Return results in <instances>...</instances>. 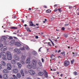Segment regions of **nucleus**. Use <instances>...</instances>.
Segmentation results:
<instances>
[{"label": "nucleus", "mask_w": 79, "mask_h": 79, "mask_svg": "<svg viewBox=\"0 0 79 79\" xmlns=\"http://www.w3.org/2000/svg\"><path fill=\"white\" fill-rule=\"evenodd\" d=\"M37 65V60H33L31 63L27 65V68L32 69L34 67H36Z\"/></svg>", "instance_id": "nucleus-1"}, {"label": "nucleus", "mask_w": 79, "mask_h": 79, "mask_svg": "<svg viewBox=\"0 0 79 79\" xmlns=\"http://www.w3.org/2000/svg\"><path fill=\"white\" fill-rule=\"evenodd\" d=\"M7 56V59L8 60H11L12 59V56L11 54V52L8 51L6 53Z\"/></svg>", "instance_id": "nucleus-2"}, {"label": "nucleus", "mask_w": 79, "mask_h": 79, "mask_svg": "<svg viewBox=\"0 0 79 79\" xmlns=\"http://www.w3.org/2000/svg\"><path fill=\"white\" fill-rule=\"evenodd\" d=\"M12 66L11 64V63H8L7 64V69H8V70H11V69L12 68Z\"/></svg>", "instance_id": "nucleus-3"}, {"label": "nucleus", "mask_w": 79, "mask_h": 79, "mask_svg": "<svg viewBox=\"0 0 79 79\" xmlns=\"http://www.w3.org/2000/svg\"><path fill=\"white\" fill-rule=\"evenodd\" d=\"M28 72L31 75H34V74H35V72H34L33 70H29L28 71Z\"/></svg>", "instance_id": "nucleus-4"}, {"label": "nucleus", "mask_w": 79, "mask_h": 79, "mask_svg": "<svg viewBox=\"0 0 79 79\" xmlns=\"http://www.w3.org/2000/svg\"><path fill=\"white\" fill-rule=\"evenodd\" d=\"M14 52L17 53H18V54H19V53H21V51H20L19 49L15 48L14 49Z\"/></svg>", "instance_id": "nucleus-5"}, {"label": "nucleus", "mask_w": 79, "mask_h": 79, "mask_svg": "<svg viewBox=\"0 0 79 79\" xmlns=\"http://www.w3.org/2000/svg\"><path fill=\"white\" fill-rule=\"evenodd\" d=\"M69 62L68 61H65L64 62V65L65 66H69Z\"/></svg>", "instance_id": "nucleus-6"}, {"label": "nucleus", "mask_w": 79, "mask_h": 79, "mask_svg": "<svg viewBox=\"0 0 79 79\" xmlns=\"http://www.w3.org/2000/svg\"><path fill=\"white\" fill-rule=\"evenodd\" d=\"M3 78L4 79H8V75L6 74H4L3 76Z\"/></svg>", "instance_id": "nucleus-7"}, {"label": "nucleus", "mask_w": 79, "mask_h": 79, "mask_svg": "<svg viewBox=\"0 0 79 79\" xmlns=\"http://www.w3.org/2000/svg\"><path fill=\"white\" fill-rule=\"evenodd\" d=\"M14 58L15 59V60H18V61L19 60V58L18 56H17V55H14Z\"/></svg>", "instance_id": "nucleus-8"}, {"label": "nucleus", "mask_w": 79, "mask_h": 79, "mask_svg": "<svg viewBox=\"0 0 79 79\" xmlns=\"http://www.w3.org/2000/svg\"><path fill=\"white\" fill-rule=\"evenodd\" d=\"M44 76L46 78L48 77V73L47 72V71L46 70H44Z\"/></svg>", "instance_id": "nucleus-9"}, {"label": "nucleus", "mask_w": 79, "mask_h": 79, "mask_svg": "<svg viewBox=\"0 0 79 79\" xmlns=\"http://www.w3.org/2000/svg\"><path fill=\"white\" fill-rule=\"evenodd\" d=\"M7 39V37L5 36H2V38H1V40L2 41L4 40H6Z\"/></svg>", "instance_id": "nucleus-10"}, {"label": "nucleus", "mask_w": 79, "mask_h": 79, "mask_svg": "<svg viewBox=\"0 0 79 79\" xmlns=\"http://www.w3.org/2000/svg\"><path fill=\"white\" fill-rule=\"evenodd\" d=\"M15 45L17 47H19V46H21V43L19 42H16L15 43Z\"/></svg>", "instance_id": "nucleus-11"}, {"label": "nucleus", "mask_w": 79, "mask_h": 79, "mask_svg": "<svg viewBox=\"0 0 79 79\" xmlns=\"http://www.w3.org/2000/svg\"><path fill=\"white\" fill-rule=\"evenodd\" d=\"M3 73H9V71L6 69H4L2 71Z\"/></svg>", "instance_id": "nucleus-12"}, {"label": "nucleus", "mask_w": 79, "mask_h": 79, "mask_svg": "<svg viewBox=\"0 0 79 79\" xmlns=\"http://www.w3.org/2000/svg\"><path fill=\"white\" fill-rule=\"evenodd\" d=\"M2 56H4L5 57H6V53L4 52H2L1 53Z\"/></svg>", "instance_id": "nucleus-13"}, {"label": "nucleus", "mask_w": 79, "mask_h": 79, "mask_svg": "<svg viewBox=\"0 0 79 79\" xmlns=\"http://www.w3.org/2000/svg\"><path fill=\"white\" fill-rule=\"evenodd\" d=\"M16 61L15 60H11V64H16Z\"/></svg>", "instance_id": "nucleus-14"}, {"label": "nucleus", "mask_w": 79, "mask_h": 79, "mask_svg": "<svg viewBox=\"0 0 79 79\" xmlns=\"http://www.w3.org/2000/svg\"><path fill=\"white\" fill-rule=\"evenodd\" d=\"M13 71L14 73H17L18 72V70L17 69H14L13 70Z\"/></svg>", "instance_id": "nucleus-15"}, {"label": "nucleus", "mask_w": 79, "mask_h": 79, "mask_svg": "<svg viewBox=\"0 0 79 79\" xmlns=\"http://www.w3.org/2000/svg\"><path fill=\"white\" fill-rule=\"evenodd\" d=\"M26 63H27V64H29L31 63V61H30V59H27L26 61Z\"/></svg>", "instance_id": "nucleus-16"}, {"label": "nucleus", "mask_w": 79, "mask_h": 79, "mask_svg": "<svg viewBox=\"0 0 79 79\" xmlns=\"http://www.w3.org/2000/svg\"><path fill=\"white\" fill-rule=\"evenodd\" d=\"M15 40H12L10 43V45H11V44H15Z\"/></svg>", "instance_id": "nucleus-17"}, {"label": "nucleus", "mask_w": 79, "mask_h": 79, "mask_svg": "<svg viewBox=\"0 0 79 79\" xmlns=\"http://www.w3.org/2000/svg\"><path fill=\"white\" fill-rule=\"evenodd\" d=\"M3 66H6V63H5V62L4 61H2L1 62Z\"/></svg>", "instance_id": "nucleus-18"}, {"label": "nucleus", "mask_w": 79, "mask_h": 79, "mask_svg": "<svg viewBox=\"0 0 79 79\" xmlns=\"http://www.w3.org/2000/svg\"><path fill=\"white\" fill-rule=\"evenodd\" d=\"M38 75L40 76H42L44 75V73L42 72H40L38 73Z\"/></svg>", "instance_id": "nucleus-19"}, {"label": "nucleus", "mask_w": 79, "mask_h": 79, "mask_svg": "<svg viewBox=\"0 0 79 79\" xmlns=\"http://www.w3.org/2000/svg\"><path fill=\"white\" fill-rule=\"evenodd\" d=\"M17 64L19 66V68L20 69L21 68V67L22 66V65L21 64V63L19 62L17 63Z\"/></svg>", "instance_id": "nucleus-20"}, {"label": "nucleus", "mask_w": 79, "mask_h": 79, "mask_svg": "<svg viewBox=\"0 0 79 79\" xmlns=\"http://www.w3.org/2000/svg\"><path fill=\"white\" fill-rule=\"evenodd\" d=\"M32 53V55H37V52L35 51H33Z\"/></svg>", "instance_id": "nucleus-21"}, {"label": "nucleus", "mask_w": 79, "mask_h": 79, "mask_svg": "<svg viewBox=\"0 0 79 79\" xmlns=\"http://www.w3.org/2000/svg\"><path fill=\"white\" fill-rule=\"evenodd\" d=\"M21 73L22 76H24V71H23V70H21Z\"/></svg>", "instance_id": "nucleus-22"}, {"label": "nucleus", "mask_w": 79, "mask_h": 79, "mask_svg": "<svg viewBox=\"0 0 79 79\" xmlns=\"http://www.w3.org/2000/svg\"><path fill=\"white\" fill-rule=\"evenodd\" d=\"M38 64L40 66H41V67H42V62H41V61H39V62H38Z\"/></svg>", "instance_id": "nucleus-23"}, {"label": "nucleus", "mask_w": 79, "mask_h": 79, "mask_svg": "<svg viewBox=\"0 0 79 79\" xmlns=\"http://www.w3.org/2000/svg\"><path fill=\"white\" fill-rule=\"evenodd\" d=\"M26 58V56H25L22 55L21 56V58L22 60H24V59Z\"/></svg>", "instance_id": "nucleus-24"}, {"label": "nucleus", "mask_w": 79, "mask_h": 79, "mask_svg": "<svg viewBox=\"0 0 79 79\" xmlns=\"http://www.w3.org/2000/svg\"><path fill=\"white\" fill-rule=\"evenodd\" d=\"M7 48H1V51H5V50H6Z\"/></svg>", "instance_id": "nucleus-25"}, {"label": "nucleus", "mask_w": 79, "mask_h": 79, "mask_svg": "<svg viewBox=\"0 0 79 79\" xmlns=\"http://www.w3.org/2000/svg\"><path fill=\"white\" fill-rule=\"evenodd\" d=\"M29 23H30L29 26L32 27L34 26V24H33V23H32V22L31 21L29 22Z\"/></svg>", "instance_id": "nucleus-26"}, {"label": "nucleus", "mask_w": 79, "mask_h": 79, "mask_svg": "<svg viewBox=\"0 0 79 79\" xmlns=\"http://www.w3.org/2000/svg\"><path fill=\"white\" fill-rule=\"evenodd\" d=\"M26 30H27V31L28 32H31V31L30 30V28H29L28 27H26Z\"/></svg>", "instance_id": "nucleus-27"}, {"label": "nucleus", "mask_w": 79, "mask_h": 79, "mask_svg": "<svg viewBox=\"0 0 79 79\" xmlns=\"http://www.w3.org/2000/svg\"><path fill=\"white\" fill-rule=\"evenodd\" d=\"M12 76H13V77L15 79H18V78L16 76H15V75H13Z\"/></svg>", "instance_id": "nucleus-28"}, {"label": "nucleus", "mask_w": 79, "mask_h": 79, "mask_svg": "<svg viewBox=\"0 0 79 79\" xmlns=\"http://www.w3.org/2000/svg\"><path fill=\"white\" fill-rule=\"evenodd\" d=\"M2 60L6 61V60H7V58H6V57L3 56V57H2Z\"/></svg>", "instance_id": "nucleus-29"}, {"label": "nucleus", "mask_w": 79, "mask_h": 79, "mask_svg": "<svg viewBox=\"0 0 79 79\" xmlns=\"http://www.w3.org/2000/svg\"><path fill=\"white\" fill-rule=\"evenodd\" d=\"M17 77L18 78H20V77H21V74H20V73H18Z\"/></svg>", "instance_id": "nucleus-30"}, {"label": "nucleus", "mask_w": 79, "mask_h": 79, "mask_svg": "<svg viewBox=\"0 0 79 79\" xmlns=\"http://www.w3.org/2000/svg\"><path fill=\"white\" fill-rule=\"evenodd\" d=\"M19 50H25V48H24V47L23 48H19Z\"/></svg>", "instance_id": "nucleus-31"}, {"label": "nucleus", "mask_w": 79, "mask_h": 79, "mask_svg": "<svg viewBox=\"0 0 79 79\" xmlns=\"http://www.w3.org/2000/svg\"><path fill=\"white\" fill-rule=\"evenodd\" d=\"M46 12L48 13H51V10H46Z\"/></svg>", "instance_id": "nucleus-32"}, {"label": "nucleus", "mask_w": 79, "mask_h": 79, "mask_svg": "<svg viewBox=\"0 0 79 79\" xmlns=\"http://www.w3.org/2000/svg\"><path fill=\"white\" fill-rule=\"evenodd\" d=\"M64 37H65V38H67L68 37V35H67L66 34H64Z\"/></svg>", "instance_id": "nucleus-33"}, {"label": "nucleus", "mask_w": 79, "mask_h": 79, "mask_svg": "<svg viewBox=\"0 0 79 79\" xmlns=\"http://www.w3.org/2000/svg\"><path fill=\"white\" fill-rule=\"evenodd\" d=\"M25 48L26 50H30V48H29V47L28 46L26 47Z\"/></svg>", "instance_id": "nucleus-34"}, {"label": "nucleus", "mask_w": 79, "mask_h": 79, "mask_svg": "<svg viewBox=\"0 0 79 79\" xmlns=\"http://www.w3.org/2000/svg\"><path fill=\"white\" fill-rule=\"evenodd\" d=\"M61 8L58 9V10L60 13H61L62 11V10H61Z\"/></svg>", "instance_id": "nucleus-35"}, {"label": "nucleus", "mask_w": 79, "mask_h": 79, "mask_svg": "<svg viewBox=\"0 0 79 79\" xmlns=\"http://www.w3.org/2000/svg\"><path fill=\"white\" fill-rule=\"evenodd\" d=\"M20 62H21L22 64H24L25 63V62H24V61L21 60Z\"/></svg>", "instance_id": "nucleus-36"}, {"label": "nucleus", "mask_w": 79, "mask_h": 79, "mask_svg": "<svg viewBox=\"0 0 79 79\" xmlns=\"http://www.w3.org/2000/svg\"><path fill=\"white\" fill-rule=\"evenodd\" d=\"M73 73V74H74V75H75V76H77V73L76 71H75Z\"/></svg>", "instance_id": "nucleus-37"}, {"label": "nucleus", "mask_w": 79, "mask_h": 79, "mask_svg": "<svg viewBox=\"0 0 79 79\" xmlns=\"http://www.w3.org/2000/svg\"><path fill=\"white\" fill-rule=\"evenodd\" d=\"M11 29H18V28L14 27H12Z\"/></svg>", "instance_id": "nucleus-38"}, {"label": "nucleus", "mask_w": 79, "mask_h": 79, "mask_svg": "<svg viewBox=\"0 0 79 79\" xmlns=\"http://www.w3.org/2000/svg\"><path fill=\"white\" fill-rule=\"evenodd\" d=\"M58 9L57 7H56L55 10H54V11H55V12H56V11H58Z\"/></svg>", "instance_id": "nucleus-39"}, {"label": "nucleus", "mask_w": 79, "mask_h": 79, "mask_svg": "<svg viewBox=\"0 0 79 79\" xmlns=\"http://www.w3.org/2000/svg\"><path fill=\"white\" fill-rule=\"evenodd\" d=\"M74 62V60L73 59L71 61V63L72 64H73V63Z\"/></svg>", "instance_id": "nucleus-40"}, {"label": "nucleus", "mask_w": 79, "mask_h": 79, "mask_svg": "<svg viewBox=\"0 0 79 79\" xmlns=\"http://www.w3.org/2000/svg\"><path fill=\"white\" fill-rule=\"evenodd\" d=\"M3 69L2 65L1 64H0V69Z\"/></svg>", "instance_id": "nucleus-41"}, {"label": "nucleus", "mask_w": 79, "mask_h": 79, "mask_svg": "<svg viewBox=\"0 0 79 79\" xmlns=\"http://www.w3.org/2000/svg\"><path fill=\"white\" fill-rule=\"evenodd\" d=\"M50 42L48 43V44L49 46H50V47H52V44H50Z\"/></svg>", "instance_id": "nucleus-42"}, {"label": "nucleus", "mask_w": 79, "mask_h": 79, "mask_svg": "<svg viewBox=\"0 0 79 79\" xmlns=\"http://www.w3.org/2000/svg\"><path fill=\"white\" fill-rule=\"evenodd\" d=\"M3 45L2 44H0V48H1V47H3Z\"/></svg>", "instance_id": "nucleus-43"}, {"label": "nucleus", "mask_w": 79, "mask_h": 79, "mask_svg": "<svg viewBox=\"0 0 79 79\" xmlns=\"http://www.w3.org/2000/svg\"><path fill=\"white\" fill-rule=\"evenodd\" d=\"M64 29H65V28H64V27H62L61 28L62 31H64Z\"/></svg>", "instance_id": "nucleus-44"}, {"label": "nucleus", "mask_w": 79, "mask_h": 79, "mask_svg": "<svg viewBox=\"0 0 79 79\" xmlns=\"http://www.w3.org/2000/svg\"><path fill=\"white\" fill-rule=\"evenodd\" d=\"M53 56H54V55H53V54H52L51 55V59H52V57H53Z\"/></svg>", "instance_id": "nucleus-45"}, {"label": "nucleus", "mask_w": 79, "mask_h": 79, "mask_svg": "<svg viewBox=\"0 0 79 79\" xmlns=\"http://www.w3.org/2000/svg\"><path fill=\"white\" fill-rule=\"evenodd\" d=\"M41 60H42V62L43 63H44V58H42Z\"/></svg>", "instance_id": "nucleus-46"}, {"label": "nucleus", "mask_w": 79, "mask_h": 79, "mask_svg": "<svg viewBox=\"0 0 79 79\" xmlns=\"http://www.w3.org/2000/svg\"><path fill=\"white\" fill-rule=\"evenodd\" d=\"M52 44V45L53 46H55V44H54V43H53V42L52 41V42H51Z\"/></svg>", "instance_id": "nucleus-47"}, {"label": "nucleus", "mask_w": 79, "mask_h": 79, "mask_svg": "<svg viewBox=\"0 0 79 79\" xmlns=\"http://www.w3.org/2000/svg\"><path fill=\"white\" fill-rule=\"evenodd\" d=\"M9 39L10 40L13 39V37L12 36H10L9 37Z\"/></svg>", "instance_id": "nucleus-48"}, {"label": "nucleus", "mask_w": 79, "mask_h": 79, "mask_svg": "<svg viewBox=\"0 0 79 79\" xmlns=\"http://www.w3.org/2000/svg\"><path fill=\"white\" fill-rule=\"evenodd\" d=\"M69 25V23H67V24H65V26H68Z\"/></svg>", "instance_id": "nucleus-49"}, {"label": "nucleus", "mask_w": 79, "mask_h": 79, "mask_svg": "<svg viewBox=\"0 0 79 79\" xmlns=\"http://www.w3.org/2000/svg\"><path fill=\"white\" fill-rule=\"evenodd\" d=\"M13 38H14V39H18V38L15 36L13 37Z\"/></svg>", "instance_id": "nucleus-50"}, {"label": "nucleus", "mask_w": 79, "mask_h": 79, "mask_svg": "<svg viewBox=\"0 0 79 79\" xmlns=\"http://www.w3.org/2000/svg\"><path fill=\"white\" fill-rule=\"evenodd\" d=\"M35 37L36 39H38L39 38V37L38 36H36Z\"/></svg>", "instance_id": "nucleus-51"}, {"label": "nucleus", "mask_w": 79, "mask_h": 79, "mask_svg": "<svg viewBox=\"0 0 79 79\" xmlns=\"http://www.w3.org/2000/svg\"><path fill=\"white\" fill-rule=\"evenodd\" d=\"M64 53H65V52H64V51L63 52H61V54H62V55L63 54H64Z\"/></svg>", "instance_id": "nucleus-52"}, {"label": "nucleus", "mask_w": 79, "mask_h": 79, "mask_svg": "<svg viewBox=\"0 0 79 79\" xmlns=\"http://www.w3.org/2000/svg\"><path fill=\"white\" fill-rule=\"evenodd\" d=\"M58 6V5L57 4H55L54 5V7H56L57 6Z\"/></svg>", "instance_id": "nucleus-53"}, {"label": "nucleus", "mask_w": 79, "mask_h": 79, "mask_svg": "<svg viewBox=\"0 0 79 79\" xmlns=\"http://www.w3.org/2000/svg\"><path fill=\"white\" fill-rule=\"evenodd\" d=\"M2 78V75H0V78L1 79Z\"/></svg>", "instance_id": "nucleus-54"}, {"label": "nucleus", "mask_w": 79, "mask_h": 79, "mask_svg": "<svg viewBox=\"0 0 79 79\" xmlns=\"http://www.w3.org/2000/svg\"><path fill=\"white\" fill-rule=\"evenodd\" d=\"M44 8H47V6H44Z\"/></svg>", "instance_id": "nucleus-55"}, {"label": "nucleus", "mask_w": 79, "mask_h": 79, "mask_svg": "<svg viewBox=\"0 0 79 79\" xmlns=\"http://www.w3.org/2000/svg\"><path fill=\"white\" fill-rule=\"evenodd\" d=\"M42 48V47H41L39 50V52H40V49Z\"/></svg>", "instance_id": "nucleus-56"}, {"label": "nucleus", "mask_w": 79, "mask_h": 79, "mask_svg": "<svg viewBox=\"0 0 79 79\" xmlns=\"http://www.w3.org/2000/svg\"><path fill=\"white\" fill-rule=\"evenodd\" d=\"M55 19V18H54V17H52V18L51 19Z\"/></svg>", "instance_id": "nucleus-57"}, {"label": "nucleus", "mask_w": 79, "mask_h": 79, "mask_svg": "<svg viewBox=\"0 0 79 79\" xmlns=\"http://www.w3.org/2000/svg\"><path fill=\"white\" fill-rule=\"evenodd\" d=\"M72 8H73V7L71 6V7H69V9H72Z\"/></svg>", "instance_id": "nucleus-58"}, {"label": "nucleus", "mask_w": 79, "mask_h": 79, "mask_svg": "<svg viewBox=\"0 0 79 79\" xmlns=\"http://www.w3.org/2000/svg\"><path fill=\"white\" fill-rule=\"evenodd\" d=\"M49 40H50L51 42H52V40L50 39H49Z\"/></svg>", "instance_id": "nucleus-59"}, {"label": "nucleus", "mask_w": 79, "mask_h": 79, "mask_svg": "<svg viewBox=\"0 0 79 79\" xmlns=\"http://www.w3.org/2000/svg\"><path fill=\"white\" fill-rule=\"evenodd\" d=\"M25 73H26V74H27V72L26 71H25Z\"/></svg>", "instance_id": "nucleus-60"}, {"label": "nucleus", "mask_w": 79, "mask_h": 79, "mask_svg": "<svg viewBox=\"0 0 79 79\" xmlns=\"http://www.w3.org/2000/svg\"><path fill=\"white\" fill-rule=\"evenodd\" d=\"M28 10H32V9H31V8H29Z\"/></svg>", "instance_id": "nucleus-61"}, {"label": "nucleus", "mask_w": 79, "mask_h": 79, "mask_svg": "<svg viewBox=\"0 0 79 79\" xmlns=\"http://www.w3.org/2000/svg\"><path fill=\"white\" fill-rule=\"evenodd\" d=\"M60 52H61V50H59V51H58V53H60Z\"/></svg>", "instance_id": "nucleus-62"}, {"label": "nucleus", "mask_w": 79, "mask_h": 79, "mask_svg": "<svg viewBox=\"0 0 79 79\" xmlns=\"http://www.w3.org/2000/svg\"><path fill=\"white\" fill-rule=\"evenodd\" d=\"M60 76L61 77H62V76H63V74H61Z\"/></svg>", "instance_id": "nucleus-63"}, {"label": "nucleus", "mask_w": 79, "mask_h": 79, "mask_svg": "<svg viewBox=\"0 0 79 79\" xmlns=\"http://www.w3.org/2000/svg\"><path fill=\"white\" fill-rule=\"evenodd\" d=\"M77 15H79V13H77Z\"/></svg>", "instance_id": "nucleus-64"}]
</instances>
